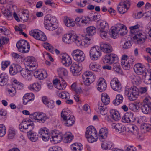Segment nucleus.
Instances as JSON below:
<instances>
[{
    "label": "nucleus",
    "mask_w": 151,
    "mask_h": 151,
    "mask_svg": "<svg viewBox=\"0 0 151 151\" xmlns=\"http://www.w3.org/2000/svg\"><path fill=\"white\" fill-rule=\"evenodd\" d=\"M125 92L129 99L132 101L136 100L139 95V90L135 86L130 87L127 86L125 88Z\"/></svg>",
    "instance_id": "f257e3e1"
},
{
    "label": "nucleus",
    "mask_w": 151,
    "mask_h": 151,
    "mask_svg": "<svg viewBox=\"0 0 151 151\" xmlns=\"http://www.w3.org/2000/svg\"><path fill=\"white\" fill-rule=\"evenodd\" d=\"M85 136L89 142L92 143L97 141V132L93 127L90 126L87 128Z\"/></svg>",
    "instance_id": "f03ea898"
},
{
    "label": "nucleus",
    "mask_w": 151,
    "mask_h": 151,
    "mask_svg": "<svg viewBox=\"0 0 151 151\" xmlns=\"http://www.w3.org/2000/svg\"><path fill=\"white\" fill-rule=\"evenodd\" d=\"M73 39V42H74L78 47H87L88 45L93 42V39L92 38L85 37L83 40L76 35L72 37Z\"/></svg>",
    "instance_id": "7ed1b4c3"
},
{
    "label": "nucleus",
    "mask_w": 151,
    "mask_h": 151,
    "mask_svg": "<svg viewBox=\"0 0 151 151\" xmlns=\"http://www.w3.org/2000/svg\"><path fill=\"white\" fill-rule=\"evenodd\" d=\"M127 32V28L125 25L121 24H116L115 29H112L110 35L114 38H115L118 33L122 36H124Z\"/></svg>",
    "instance_id": "20e7f679"
},
{
    "label": "nucleus",
    "mask_w": 151,
    "mask_h": 151,
    "mask_svg": "<svg viewBox=\"0 0 151 151\" xmlns=\"http://www.w3.org/2000/svg\"><path fill=\"white\" fill-rule=\"evenodd\" d=\"M135 59L133 56L128 57L126 55H122L121 61L122 68L125 70L130 69L132 66Z\"/></svg>",
    "instance_id": "39448f33"
},
{
    "label": "nucleus",
    "mask_w": 151,
    "mask_h": 151,
    "mask_svg": "<svg viewBox=\"0 0 151 151\" xmlns=\"http://www.w3.org/2000/svg\"><path fill=\"white\" fill-rule=\"evenodd\" d=\"M16 47L18 51L22 53L28 52L30 48L29 43L24 40H20L18 41L16 44Z\"/></svg>",
    "instance_id": "423d86ee"
},
{
    "label": "nucleus",
    "mask_w": 151,
    "mask_h": 151,
    "mask_svg": "<svg viewBox=\"0 0 151 151\" xmlns=\"http://www.w3.org/2000/svg\"><path fill=\"white\" fill-rule=\"evenodd\" d=\"M141 106L142 112L144 114L151 113V97L148 95L145 96Z\"/></svg>",
    "instance_id": "0eeeda50"
},
{
    "label": "nucleus",
    "mask_w": 151,
    "mask_h": 151,
    "mask_svg": "<svg viewBox=\"0 0 151 151\" xmlns=\"http://www.w3.org/2000/svg\"><path fill=\"white\" fill-rule=\"evenodd\" d=\"M133 38L134 42L135 43L141 44L145 41L147 38V35L142 31L139 30L136 32Z\"/></svg>",
    "instance_id": "6e6552de"
},
{
    "label": "nucleus",
    "mask_w": 151,
    "mask_h": 151,
    "mask_svg": "<svg viewBox=\"0 0 151 151\" xmlns=\"http://www.w3.org/2000/svg\"><path fill=\"white\" fill-rule=\"evenodd\" d=\"M29 34L31 36L38 40L45 41L47 39L44 33L39 30H32L30 32Z\"/></svg>",
    "instance_id": "1a4fd4ad"
},
{
    "label": "nucleus",
    "mask_w": 151,
    "mask_h": 151,
    "mask_svg": "<svg viewBox=\"0 0 151 151\" xmlns=\"http://www.w3.org/2000/svg\"><path fill=\"white\" fill-rule=\"evenodd\" d=\"M101 53L98 46H94L91 47L89 51L90 58L93 60H97L101 56Z\"/></svg>",
    "instance_id": "9d476101"
},
{
    "label": "nucleus",
    "mask_w": 151,
    "mask_h": 151,
    "mask_svg": "<svg viewBox=\"0 0 151 151\" xmlns=\"http://www.w3.org/2000/svg\"><path fill=\"white\" fill-rule=\"evenodd\" d=\"M118 58L116 55L111 54L106 55L104 57L103 61L105 64H111L115 62H118Z\"/></svg>",
    "instance_id": "9b49d317"
},
{
    "label": "nucleus",
    "mask_w": 151,
    "mask_h": 151,
    "mask_svg": "<svg viewBox=\"0 0 151 151\" xmlns=\"http://www.w3.org/2000/svg\"><path fill=\"white\" fill-rule=\"evenodd\" d=\"M57 22V19H45L44 24L47 29L52 31L56 29L57 26L55 24Z\"/></svg>",
    "instance_id": "f8f14e48"
},
{
    "label": "nucleus",
    "mask_w": 151,
    "mask_h": 151,
    "mask_svg": "<svg viewBox=\"0 0 151 151\" xmlns=\"http://www.w3.org/2000/svg\"><path fill=\"white\" fill-rule=\"evenodd\" d=\"M110 85L111 88L114 90L119 92L121 91L122 86L119 81L117 78H114L111 81Z\"/></svg>",
    "instance_id": "ddd939ff"
},
{
    "label": "nucleus",
    "mask_w": 151,
    "mask_h": 151,
    "mask_svg": "<svg viewBox=\"0 0 151 151\" xmlns=\"http://www.w3.org/2000/svg\"><path fill=\"white\" fill-rule=\"evenodd\" d=\"M31 115L32 116V118L34 119L38 120L41 123H43L48 118L46 116L45 114L43 113L36 112L32 113Z\"/></svg>",
    "instance_id": "4468645a"
},
{
    "label": "nucleus",
    "mask_w": 151,
    "mask_h": 151,
    "mask_svg": "<svg viewBox=\"0 0 151 151\" xmlns=\"http://www.w3.org/2000/svg\"><path fill=\"white\" fill-rule=\"evenodd\" d=\"M81 64L76 63H73L70 67V71L73 75L77 76L79 75L82 70Z\"/></svg>",
    "instance_id": "2eb2a0df"
},
{
    "label": "nucleus",
    "mask_w": 151,
    "mask_h": 151,
    "mask_svg": "<svg viewBox=\"0 0 151 151\" xmlns=\"http://www.w3.org/2000/svg\"><path fill=\"white\" fill-rule=\"evenodd\" d=\"M51 141H53L54 143H57L61 141L62 139V137L61 134L57 130L53 131L51 135Z\"/></svg>",
    "instance_id": "dca6fc26"
},
{
    "label": "nucleus",
    "mask_w": 151,
    "mask_h": 151,
    "mask_svg": "<svg viewBox=\"0 0 151 151\" xmlns=\"http://www.w3.org/2000/svg\"><path fill=\"white\" fill-rule=\"evenodd\" d=\"M134 70L136 73L138 75L142 74L145 75L146 73L145 66L140 63L135 64L134 67Z\"/></svg>",
    "instance_id": "f3484780"
},
{
    "label": "nucleus",
    "mask_w": 151,
    "mask_h": 151,
    "mask_svg": "<svg viewBox=\"0 0 151 151\" xmlns=\"http://www.w3.org/2000/svg\"><path fill=\"white\" fill-rule=\"evenodd\" d=\"M25 61L27 62L28 66L29 67V69L33 68V70L37 68V64L35 58L32 56L27 57L25 59Z\"/></svg>",
    "instance_id": "a211bd4d"
},
{
    "label": "nucleus",
    "mask_w": 151,
    "mask_h": 151,
    "mask_svg": "<svg viewBox=\"0 0 151 151\" xmlns=\"http://www.w3.org/2000/svg\"><path fill=\"white\" fill-rule=\"evenodd\" d=\"M60 57L61 59L62 63L66 66H69L72 63L71 58L66 53L61 54Z\"/></svg>",
    "instance_id": "6ab92c4d"
},
{
    "label": "nucleus",
    "mask_w": 151,
    "mask_h": 151,
    "mask_svg": "<svg viewBox=\"0 0 151 151\" xmlns=\"http://www.w3.org/2000/svg\"><path fill=\"white\" fill-rule=\"evenodd\" d=\"M134 117V114L131 112H128L125 114L123 116L122 121L124 123H129L133 122L135 120Z\"/></svg>",
    "instance_id": "aec40b11"
},
{
    "label": "nucleus",
    "mask_w": 151,
    "mask_h": 151,
    "mask_svg": "<svg viewBox=\"0 0 151 151\" xmlns=\"http://www.w3.org/2000/svg\"><path fill=\"white\" fill-rule=\"evenodd\" d=\"M97 89L102 92L104 91L106 89L107 85L106 82L103 78H100L98 81Z\"/></svg>",
    "instance_id": "412c9836"
},
{
    "label": "nucleus",
    "mask_w": 151,
    "mask_h": 151,
    "mask_svg": "<svg viewBox=\"0 0 151 151\" xmlns=\"http://www.w3.org/2000/svg\"><path fill=\"white\" fill-rule=\"evenodd\" d=\"M100 48L102 51L106 53H110L112 50L111 46L109 44L102 42L100 44Z\"/></svg>",
    "instance_id": "4be33fe9"
},
{
    "label": "nucleus",
    "mask_w": 151,
    "mask_h": 151,
    "mask_svg": "<svg viewBox=\"0 0 151 151\" xmlns=\"http://www.w3.org/2000/svg\"><path fill=\"white\" fill-rule=\"evenodd\" d=\"M127 131L131 134L137 136L139 134V130L137 127L134 124H130L128 126L127 128Z\"/></svg>",
    "instance_id": "5701e85b"
},
{
    "label": "nucleus",
    "mask_w": 151,
    "mask_h": 151,
    "mask_svg": "<svg viewBox=\"0 0 151 151\" xmlns=\"http://www.w3.org/2000/svg\"><path fill=\"white\" fill-rule=\"evenodd\" d=\"M9 81V76L5 73H3L0 75V85L4 86L6 85Z\"/></svg>",
    "instance_id": "b1692460"
},
{
    "label": "nucleus",
    "mask_w": 151,
    "mask_h": 151,
    "mask_svg": "<svg viewBox=\"0 0 151 151\" xmlns=\"http://www.w3.org/2000/svg\"><path fill=\"white\" fill-rule=\"evenodd\" d=\"M34 76L39 80H43L46 78L47 76V73L45 70L35 71L34 74Z\"/></svg>",
    "instance_id": "393cba45"
},
{
    "label": "nucleus",
    "mask_w": 151,
    "mask_h": 151,
    "mask_svg": "<svg viewBox=\"0 0 151 151\" xmlns=\"http://www.w3.org/2000/svg\"><path fill=\"white\" fill-rule=\"evenodd\" d=\"M108 131L106 128H101L99 131V140L103 142L107 137Z\"/></svg>",
    "instance_id": "a878e982"
},
{
    "label": "nucleus",
    "mask_w": 151,
    "mask_h": 151,
    "mask_svg": "<svg viewBox=\"0 0 151 151\" xmlns=\"http://www.w3.org/2000/svg\"><path fill=\"white\" fill-rule=\"evenodd\" d=\"M21 68H22L20 65L16 64L13 67H10L9 68V72L11 75H14L20 72Z\"/></svg>",
    "instance_id": "bb28decb"
},
{
    "label": "nucleus",
    "mask_w": 151,
    "mask_h": 151,
    "mask_svg": "<svg viewBox=\"0 0 151 151\" xmlns=\"http://www.w3.org/2000/svg\"><path fill=\"white\" fill-rule=\"evenodd\" d=\"M74 35L72 34L71 33L64 35L63 36L62 40L66 43L70 44L73 42V39H72V37L74 36Z\"/></svg>",
    "instance_id": "cd10ccee"
},
{
    "label": "nucleus",
    "mask_w": 151,
    "mask_h": 151,
    "mask_svg": "<svg viewBox=\"0 0 151 151\" xmlns=\"http://www.w3.org/2000/svg\"><path fill=\"white\" fill-rule=\"evenodd\" d=\"M112 127L116 132H119V133H121L122 132H124L126 130V128L124 126L120 123L116 124H113Z\"/></svg>",
    "instance_id": "c85d7f7f"
},
{
    "label": "nucleus",
    "mask_w": 151,
    "mask_h": 151,
    "mask_svg": "<svg viewBox=\"0 0 151 151\" xmlns=\"http://www.w3.org/2000/svg\"><path fill=\"white\" fill-rule=\"evenodd\" d=\"M20 72L22 76L26 79L29 80L30 78L31 75L29 70L28 69L21 68Z\"/></svg>",
    "instance_id": "c756f323"
},
{
    "label": "nucleus",
    "mask_w": 151,
    "mask_h": 151,
    "mask_svg": "<svg viewBox=\"0 0 151 151\" xmlns=\"http://www.w3.org/2000/svg\"><path fill=\"white\" fill-rule=\"evenodd\" d=\"M110 114L113 119L117 121L120 119V116L118 111L115 109L110 110Z\"/></svg>",
    "instance_id": "7c9ffc66"
},
{
    "label": "nucleus",
    "mask_w": 151,
    "mask_h": 151,
    "mask_svg": "<svg viewBox=\"0 0 151 151\" xmlns=\"http://www.w3.org/2000/svg\"><path fill=\"white\" fill-rule=\"evenodd\" d=\"M95 75L93 73L89 77L85 78V79H83V82L86 85L89 86L95 81Z\"/></svg>",
    "instance_id": "2f4dec72"
},
{
    "label": "nucleus",
    "mask_w": 151,
    "mask_h": 151,
    "mask_svg": "<svg viewBox=\"0 0 151 151\" xmlns=\"http://www.w3.org/2000/svg\"><path fill=\"white\" fill-rule=\"evenodd\" d=\"M98 106L100 113L102 115H105L107 114L106 105H104L101 102H99Z\"/></svg>",
    "instance_id": "473e14b6"
},
{
    "label": "nucleus",
    "mask_w": 151,
    "mask_h": 151,
    "mask_svg": "<svg viewBox=\"0 0 151 151\" xmlns=\"http://www.w3.org/2000/svg\"><path fill=\"white\" fill-rule=\"evenodd\" d=\"M29 90L35 92L39 91L41 88V85L37 83H35L29 86Z\"/></svg>",
    "instance_id": "72a5a7b5"
},
{
    "label": "nucleus",
    "mask_w": 151,
    "mask_h": 151,
    "mask_svg": "<svg viewBox=\"0 0 151 151\" xmlns=\"http://www.w3.org/2000/svg\"><path fill=\"white\" fill-rule=\"evenodd\" d=\"M130 78L133 84L139 85L141 83L140 78L138 76L132 75L130 76Z\"/></svg>",
    "instance_id": "f704fd0d"
},
{
    "label": "nucleus",
    "mask_w": 151,
    "mask_h": 151,
    "mask_svg": "<svg viewBox=\"0 0 151 151\" xmlns=\"http://www.w3.org/2000/svg\"><path fill=\"white\" fill-rule=\"evenodd\" d=\"M27 135L28 138L32 142H35L38 139L36 133L33 131H28Z\"/></svg>",
    "instance_id": "c9c22d12"
},
{
    "label": "nucleus",
    "mask_w": 151,
    "mask_h": 151,
    "mask_svg": "<svg viewBox=\"0 0 151 151\" xmlns=\"http://www.w3.org/2000/svg\"><path fill=\"white\" fill-rule=\"evenodd\" d=\"M75 120L74 116L73 115H71L69 117L67 118L66 120H65V124L68 127L71 126L74 124Z\"/></svg>",
    "instance_id": "e433bc0d"
},
{
    "label": "nucleus",
    "mask_w": 151,
    "mask_h": 151,
    "mask_svg": "<svg viewBox=\"0 0 151 151\" xmlns=\"http://www.w3.org/2000/svg\"><path fill=\"white\" fill-rule=\"evenodd\" d=\"M101 100L103 104L106 105L109 104L110 102V98L106 93H103L101 96Z\"/></svg>",
    "instance_id": "4c0bfd02"
},
{
    "label": "nucleus",
    "mask_w": 151,
    "mask_h": 151,
    "mask_svg": "<svg viewBox=\"0 0 151 151\" xmlns=\"http://www.w3.org/2000/svg\"><path fill=\"white\" fill-rule=\"evenodd\" d=\"M86 33L85 37H88L87 36H92L96 32V29L93 26H90L88 27L86 29Z\"/></svg>",
    "instance_id": "58836bf2"
},
{
    "label": "nucleus",
    "mask_w": 151,
    "mask_h": 151,
    "mask_svg": "<svg viewBox=\"0 0 151 151\" xmlns=\"http://www.w3.org/2000/svg\"><path fill=\"white\" fill-rule=\"evenodd\" d=\"M112 143L110 141H106L103 142L101 144L102 148L104 150H110L112 146Z\"/></svg>",
    "instance_id": "ea45409f"
},
{
    "label": "nucleus",
    "mask_w": 151,
    "mask_h": 151,
    "mask_svg": "<svg viewBox=\"0 0 151 151\" xmlns=\"http://www.w3.org/2000/svg\"><path fill=\"white\" fill-rule=\"evenodd\" d=\"M98 30H108L109 26L108 24L105 21L100 22L98 26Z\"/></svg>",
    "instance_id": "a19ab883"
},
{
    "label": "nucleus",
    "mask_w": 151,
    "mask_h": 151,
    "mask_svg": "<svg viewBox=\"0 0 151 151\" xmlns=\"http://www.w3.org/2000/svg\"><path fill=\"white\" fill-rule=\"evenodd\" d=\"M123 99V96L120 94H117L116 96V99L113 101V104L115 106H117L122 103Z\"/></svg>",
    "instance_id": "79ce46f5"
},
{
    "label": "nucleus",
    "mask_w": 151,
    "mask_h": 151,
    "mask_svg": "<svg viewBox=\"0 0 151 151\" xmlns=\"http://www.w3.org/2000/svg\"><path fill=\"white\" fill-rule=\"evenodd\" d=\"M71 148L73 151H81L82 147L81 143H76L71 145Z\"/></svg>",
    "instance_id": "37998d69"
},
{
    "label": "nucleus",
    "mask_w": 151,
    "mask_h": 151,
    "mask_svg": "<svg viewBox=\"0 0 151 151\" xmlns=\"http://www.w3.org/2000/svg\"><path fill=\"white\" fill-rule=\"evenodd\" d=\"M44 47L47 50L50 51L52 53L54 51H55L57 55L59 54L60 53L59 50L56 49H54L52 46L49 43L45 44L44 45Z\"/></svg>",
    "instance_id": "c03bdc74"
},
{
    "label": "nucleus",
    "mask_w": 151,
    "mask_h": 151,
    "mask_svg": "<svg viewBox=\"0 0 151 151\" xmlns=\"http://www.w3.org/2000/svg\"><path fill=\"white\" fill-rule=\"evenodd\" d=\"M16 134V132L15 129L13 128H10L8 132V138L9 139H13L14 137Z\"/></svg>",
    "instance_id": "a18cd8bd"
},
{
    "label": "nucleus",
    "mask_w": 151,
    "mask_h": 151,
    "mask_svg": "<svg viewBox=\"0 0 151 151\" xmlns=\"http://www.w3.org/2000/svg\"><path fill=\"white\" fill-rule=\"evenodd\" d=\"M91 19H76V24L79 26H83L86 24L90 23Z\"/></svg>",
    "instance_id": "49530a36"
},
{
    "label": "nucleus",
    "mask_w": 151,
    "mask_h": 151,
    "mask_svg": "<svg viewBox=\"0 0 151 151\" xmlns=\"http://www.w3.org/2000/svg\"><path fill=\"white\" fill-rule=\"evenodd\" d=\"M12 85L13 86H14L15 90H20L23 88L24 87V85L22 83H20L17 80H14L13 81Z\"/></svg>",
    "instance_id": "de8ad7c7"
},
{
    "label": "nucleus",
    "mask_w": 151,
    "mask_h": 151,
    "mask_svg": "<svg viewBox=\"0 0 151 151\" xmlns=\"http://www.w3.org/2000/svg\"><path fill=\"white\" fill-rule=\"evenodd\" d=\"M63 22L65 26L70 27L74 26L76 23L74 19H64Z\"/></svg>",
    "instance_id": "09e8293b"
},
{
    "label": "nucleus",
    "mask_w": 151,
    "mask_h": 151,
    "mask_svg": "<svg viewBox=\"0 0 151 151\" xmlns=\"http://www.w3.org/2000/svg\"><path fill=\"white\" fill-rule=\"evenodd\" d=\"M19 15L21 19L25 18V17L27 18H29V12L27 9L21 10L19 12Z\"/></svg>",
    "instance_id": "8fccbe9b"
},
{
    "label": "nucleus",
    "mask_w": 151,
    "mask_h": 151,
    "mask_svg": "<svg viewBox=\"0 0 151 151\" xmlns=\"http://www.w3.org/2000/svg\"><path fill=\"white\" fill-rule=\"evenodd\" d=\"M108 30H98L100 36L103 39L107 40L109 36L107 34Z\"/></svg>",
    "instance_id": "3c124183"
},
{
    "label": "nucleus",
    "mask_w": 151,
    "mask_h": 151,
    "mask_svg": "<svg viewBox=\"0 0 151 151\" xmlns=\"http://www.w3.org/2000/svg\"><path fill=\"white\" fill-rule=\"evenodd\" d=\"M113 68L114 71L117 73H122L120 64L117 62H115L113 64Z\"/></svg>",
    "instance_id": "603ef678"
},
{
    "label": "nucleus",
    "mask_w": 151,
    "mask_h": 151,
    "mask_svg": "<svg viewBox=\"0 0 151 151\" xmlns=\"http://www.w3.org/2000/svg\"><path fill=\"white\" fill-rule=\"evenodd\" d=\"M145 78H144V82L147 84H151V72L150 73H147L144 75Z\"/></svg>",
    "instance_id": "864d4df0"
},
{
    "label": "nucleus",
    "mask_w": 151,
    "mask_h": 151,
    "mask_svg": "<svg viewBox=\"0 0 151 151\" xmlns=\"http://www.w3.org/2000/svg\"><path fill=\"white\" fill-rule=\"evenodd\" d=\"M29 121L28 120H23L19 125V127L21 131H23V129H27V127L29 125Z\"/></svg>",
    "instance_id": "5fc2aeb1"
},
{
    "label": "nucleus",
    "mask_w": 151,
    "mask_h": 151,
    "mask_svg": "<svg viewBox=\"0 0 151 151\" xmlns=\"http://www.w3.org/2000/svg\"><path fill=\"white\" fill-rule=\"evenodd\" d=\"M67 86L65 82L63 79H62L61 81H60L59 84L56 86V88L60 90H63Z\"/></svg>",
    "instance_id": "6e6d98bb"
},
{
    "label": "nucleus",
    "mask_w": 151,
    "mask_h": 151,
    "mask_svg": "<svg viewBox=\"0 0 151 151\" xmlns=\"http://www.w3.org/2000/svg\"><path fill=\"white\" fill-rule=\"evenodd\" d=\"M84 54L83 52L81 50L77 49L74 50L71 53V55L73 59L76 58L77 57L80 56Z\"/></svg>",
    "instance_id": "4d7b16f0"
},
{
    "label": "nucleus",
    "mask_w": 151,
    "mask_h": 151,
    "mask_svg": "<svg viewBox=\"0 0 151 151\" xmlns=\"http://www.w3.org/2000/svg\"><path fill=\"white\" fill-rule=\"evenodd\" d=\"M58 96L62 99H69L70 97L69 93L67 92L63 91L58 94Z\"/></svg>",
    "instance_id": "13d9d810"
},
{
    "label": "nucleus",
    "mask_w": 151,
    "mask_h": 151,
    "mask_svg": "<svg viewBox=\"0 0 151 151\" xmlns=\"http://www.w3.org/2000/svg\"><path fill=\"white\" fill-rule=\"evenodd\" d=\"M132 46L131 42L129 41H126L121 42V46L123 49L130 48Z\"/></svg>",
    "instance_id": "bf43d9fd"
},
{
    "label": "nucleus",
    "mask_w": 151,
    "mask_h": 151,
    "mask_svg": "<svg viewBox=\"0 0 151 151\" xmlns=\"http://www.w3.org/2000/svg\"><path fill=\"white\" fill-rule=\"evenodd\" d=\"M140 27V26L139 24H137L134 26L130 27L129 29L131 34L132 35H135L136 32L139 31V30L138 29Z\"/></svg>",
    "instance_id": "052dcab7"
},
{
    "label": "nucleus",
    "mask_w": 151,
    "mask_h": 151,
    "mask_svg": "<svg viewBox=\"0 0 151 151\" xmlns=\"http://www.w3.org/2000/svg\"><path fill=\"white\" fill-rule=\"evenodd\" d=\"M101 67L99 65L95 63H91L89 65V68L91 70L95 71H99L100 70Z\"/></svg>",
    "instance_id": "680f3d73"
},
{
    "label": "nucleus",
    "mask_w": 151,
    "mask_h": 151,
    "mask_svg": "<svg viewBox=\"0 0 151 151\" xmlns=\"http://www.w3.org/2000/svg\"><path fill=\"white\" fill-rule=\"evenodd\" d=\"M118 10L120 13L123 14L127 11L129 8L122 6L119 3L117 7Z\"/></svg>",
    "instance_id": "e2e57ef3"
},
{
    "label": "nucleus",
    "mask_w": 151,
    "mask_h": 151,
    "mask_svg": "<svg viewBox=\"0 0 151 151\" xmlns=\"http://www.w3.org/2000/svg\"><path fill=\"white\" fill-rule=\"evenodd\" d=\"M11 55L15 60L18 63L20 62L22 60V56L17 53L13 52L11 53Z\"/></svg>",
    "instance_id": "0e129e2a"
},
{
    "label": "nucleus",
    "mask_w": 151,
    "mask_h": 151,
    "mask_svg": "<svg viewBox=\"0 0 151 151\" xmlns=\"http://www.w3.org/2000/svg\"><path fill=\"white\" fill-rule=\"evenodd\" d=\"M71 115H72L69 114L67 111L64 109L63 110L61 113V117L64 120H66L67 118L69 117Z\"/></svg>",
    "instance_id": "69168bd1"
},
{
    "label": "nucleus",
    "mask_w": 151,
    "mask_h": 151,
    "mask_svg": "<svg viewBox=\"0 0 151 151\" xmlns=\"http://www.w3.org/2000/svg\"><path fill=\"white\" fill-rule=\"evenodd\" d=\"M57 71L58 74L60 75L66 76L68 74L67 70L65 68L63 67L58 68L57 69Z\"/></svg>",
    "instance_id": "338daca9"
},
{
    "label": "nucleus",
    "mask_w": 151,
    "mask_h": 151,
    "mask_svg": "<svg viewBox=\"0 0 151 151\" xmlns=\"http://www.w3.org/2000/svg\"><path fill=\"white\" fill-rule=\"evenodd\" d=\"M125 151H137L136 148L133 146L126 145L124 147Z\"/></svg>",
    "instance_id": "774afa93"
}]
</instances>
